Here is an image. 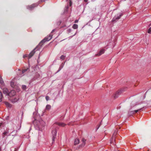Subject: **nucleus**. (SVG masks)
<instances>
[{"label": "nucleus", "instance_id": "1", "mask_svg": "<svg viewBox=\"0 0 151 151\" xmlns=\"http://www.w3.org/2000/svg\"><path fill=\"white\" fill-rule=\"evenodd\" d=\"M55 30V29H53L51 33L49 34L48 36L45 37L42 40L39 44L38 45L30 52L28 55L27 54L24 55L23 56V58H24L28 57L29 58H31L34 55L35 52V50H39L41 48L43 44L46 41H49L52 39V35H51V33H52Z\"/></svg>", "mask_w": 151, "mask_h": 151}, {"label": "nucleus", "instance_id": "2", "mask_svg": "<svg viewBox=\"0 0 151 151\" xmlns=\"http://www.w3.org/2000/svg\"><path fill=\"white\" fill-rule=\"evenodd\" d=\"M36 112L33 113V116L34 120V127L35 129L38 131H42L45 125V122L42 119H40L39 120H37V115H36Z\"/></svg>", "mask_w": 151, "mask_h": 151}, {"label": "nucleus", "instance_id": "3", "mask_svg": "<svg viewBox=\"0 0 151 151\" xmlns=\"http://www.w3.org/2000/svg\"><path fill=\"white\" fill-rule=\"evenodd\" d=\"M123 15L122 13H121L119 14H117L113 18L112 22H113L116 21V20H118L120 19V17Z\"/></svg>", "mask_w": 151, "mask_h": 151}, {"label": "nucleus", "instance_id": "4", "mask_svg": "<svg viewBox=\"0 0 151 151\" xmlns=\"http://www.w3.org/2000/svg\"><path fill=\"white\" fill-rule=\"evenodd\" d=\"M52 140L53 142H54L55 141V139L56 137L57 132L56 129H55L54 130L52 131Z\"/></svg>", "mask_w": 151, "mask_h": 151}, {"label": "nucleus", "instance_id": "5", "mask_svg": "<svg viewBox=\"0 0 151 151\" xmlns=\"http://www.w3.org/2000/svg\"><path fill=\"white\" fill-rule=\"evenodd\" d=\"M38 5V4L37 3H35L32 4V5H28L27 6V9L30 10H32L35 7H36Z\"/></svg>", "mask_w": 151, "mask_h": 151}, {"label": "nucleus", "instance_id": "6", "mask_svg": "<svg viewBox=\"0 0 151 151\" xmlns=\"http://www.w3.org/2000/svg\"><path fill=\"white\" fill-rule=\"evenodd\" d=\"M16 93V92L14 90H12L10 91L9 92L8 96L11 98L15 96Z\"/></svg>", "mask_w": 151, "mask_h": 151}, {"label": "nucleus", "instance_id": "7", "mask_svg": "<svg viewBox=\"0 0 151 151\" xmlns=\"http://www.w3.org/2000/svg\"><path fill=\"white\" fill-rule=\"evenodd\" d=\"M30 71L29 68H27L26 69H23L22 71V73L21 74H20V76H23L24 74V73H25L26 72H29Z\"/></svg>", "mask_w": 151, "mask_h": 151}, {"label": "nucleus", "instance_id": "8", "mask_svg": "<svg viewBox=\"0 0 151 151\" xmlns=\"http://www.w3.org/2000/svg\"><path fill=\"white\" fill-rule=\"evenodd\" d=\"M3 93L5 94L6 96H7L9 93L8 89L6 88H4L3 89Z\"/></svg>", "mask_w": 151, "mask_h": 151}, {"label": "nucleus", "instance_id": "9", "mask_svg": "<svg viewBox=\"0 0 151 151\" xmlns=\"http://www.w3.org/2000/svg\"><path fill=\"white\" fill-rule=\"evenodd\" d=\"M19 98L18 97H16L14 98L10 99V101L13 103H14L17 102L19 100Z\"/></svg>", "mask_w": 151, "mask_h": 151}, {"label": "nucleus", "instance_id": "10", "mask_svg": "<svg viewBox=\"0 0 151 151\" xmlns=\"http://www.w3.org/2000/svg\"><path fill=\"white\" fill-rule=\"evenodd\" d=\"M40 76L39 74L37 73H36L35 74V76L33 79V81L35 80L40 78Z\"/></svg>", "mask_w": 151, "mask_h": 151}, {"label": "nucleus", "instance_id": "11", "mask_svg": "<svg viewBox=\"0 0 151 151\" xmlns=\"http://www.w3.org/2000/svg\"><path fill=\"white\" fill-rule=\"evenodd\" d=\"M116 134V133H114L113 134V136L111 139L110 140V143H114V142L115 141V136Z\"/></svg>", "mask_w": 151, "mask_h": 151}, {"label": "nucleus", "instance_id": "12", "mask_svg": "<svg viewBox=\"0 0 151 151\" xmlns=\"http://www.w3.org/2000/svg\"><path fill=\"white\" fill-rule=\"evenodd\" d=\"M105 51V50L104 49H102L97 54V55L99 56L103 54Z\"/></svg>", "mask_w": 151, "mask_h": 151}, {"label": "nucleus", "instance_id": "13", "mask_svg": "<svg viewBox=\"0 0 151 151\" xmlns=\"http://www.w3.org/2000/svg\"><path fill=\"white\" fill-rule=\"evenodd\" d=\"M121 91H118L116 92L114 95V97L115 98H116L118 97V96L121 93Z\"/></svg>", "mask_w": 151, "mask_h": 151}, {"label": "nucleus", "instance_id": "14", "mask_svg": "<svg viewBox=\"0 0 151 151\" xmlns=\"http://www.w3.org/2000/svg\"><path fill=\"white\" fill-rule=\"evenodd\" d=\"M4 103L6 105V106L9 108H11L12 107V105L8 102H5Z\"/></svg>", "mask_w": 151, "mask_h": 151}, {"label": "nucleus", "instance_id": "15", "mask_svg": "<svg viewBox=\"0 0 151 151\" xmlns=\"http://www.w3.org/2000/svg\"><path fill=\"white\" fill-rule=\"evenodd\" d=\"M56 124L59 126L61 127H64L65 125V124L63 123L56 122Z\"/></svg>", "mask_w": 151, "mask_h": 151}, {"label": "nucleus", "instance_id": "16", "mask_svg": "<svg viewBox=\"0 0 151 151\" xmlns=\"http://www.w3.org/2000/svg\"><path fill=\"white\" fill-rule=\"evenodd\" d=\"M142 109V108L139 109L137 110H134L132 111H131L130 112L132 113V114H134L138 112L139 111H140Z\"/></svg>", "mask_w": 151, "mask_h": 151}, {"label": "nucleus", "instance_id": "17", "mask_svg": "<svg viewBox=\"0 0 151 151\" xmlns=\"http://www.w3.org/2000/svg\"><path fill=\"white\" fill-rule=\"evenodd\" d=\"M79 142V140L78 139H76L74 141V145H75L78 144Z\"/></svg>", "mask_w": 151, "mask_h": 151}, {"label": "nucleus", "instance_id": "18", "mask_svg": "<svg viewBox=\"0 0 151 151\" xmlns=\"http://www.w3.org/2000/svg\"><path fill=\"white\" fill-rule=\"evenodd\" d=\"M72 27L74 29H77L78 28V25L77 24H74L72 26Z\"/></svg>", "mask_w": 151, "mask_h": 151}, {"label": "nucleus", "instance_id": "19", "mask_svg": "<svg viewBox=\"0 0 151 151\" xmlns=\"http://www.w3.org/2000/svg\"><path fill=\"white\" fill-rule=\"evenodd\" d=\"M51 106L50 105H46L45 109L46 110H49L50 109Z\"/></svg>", "mask_w": 151, "mask_h": 151}, {"label": "nucleus", "instance_id": "20", "mask_svg": "<svg viewBox=\"0 0 151 151\" xmlns=\"http://www.w3.org/2000/svg\"><path fill=\"white\" fill-rule=\"evenodd\" d=\"M3 97V94L0 91V102L2 101V98Z\"/></svg>", "mask_w": 151, "mask_h": 151}, {"label": "nucleus", "instance_id": "21", "mask_svg": "<svg viewBox=\"0 0 151 151\" xmlns=\"http://www.w3.org/2000/svg\"><path fill=\"white\" fill-rule=\"evenodd\" d=\"M86 141V139H82V141L83 143H82V145H83L84 146L85 145Z\"/></svg>", "mask_w": 151, "mask_h": 151}, {"label": "nucleus", "instance_id": "22", "mask_svg": "<svg viewBox=\"0 0 151 151\" xmlns=\"http://www.w3.org/2000/svg\"><path fill=\"white\" fill-rule=\"evenodd\" d=\"M65 57V56L64 55H62L60 57V59L63 60H64Z\"/></svg>", "mask_w": 151, "mask_h": 151}, {"label": "nucleus", "instance_id": "23", "mask_svg": "<svg viewBox=\"0 0 151 151\" xmlns=\"http://www.w3.org/2000/svg\"><path fill=\"white\" fill-rule=\"evenodd\" d=\"M0 83L1 84H3L4 83V81H3L2 78L0 76Z\"/></svg>", "mask_w": 151, "mask_h": 151}, {"label": "nucleus", "instance_id": "24", "mask_svg": "<svg viewBox=\"0 0 151 151\" xmlns=\"http://www.w3.org/2000/svg\"><path fill=\"white\" fill-rule=\"evenodd\" d=\"M9 133L8 131H5L3 133V135H6Z\"/></svg>", "mask_w": 151, "mask_h": 151}, {"label": "nucleus", "instance_id": "25", "mask_svg": "<svg viewBox=\"0 0 151 151\" xmlns=\"http://www.w3.org/2000/svg\"><path fill=\"white\" fill-rule=\"evenodd\" d=\"M11 86L12 87H13L14 86V82L13 81H12L10 82Z\"/></svg>", "mask_w": 151, "mask_h": 151}, {"label": "nucleus", "instance_id": "26", "mask_svg": "<svg viewBox=\"0 0 151 151\" xmlns=\"http://www.w3.org/2000/svg\"><path fill=\"white\" fill-rule=\"evenodd\" d=\"M65 63H62L60 65V68H61L62 69L63 67L64 66V64H65Z\"/></svg>", "mask_w": 151, "mask_h": 151}, {"label": "nucleus", "instance_id": "27", "mask_svg": "<svg viewBox=\"0 0 151 151\" xmlns=\"http://www.w3.org/2000/svg\"><path fill=\"white\" fill-rule=\"evenodd\" d=\"M147 32L148 33L151 34V27H150L148 30Z\"/></svg>", "mask_w": 151, "mask_h": 151}, {"label": "nucleus", "instance_id": "28", "mask_svg": "<svg viewBox=\"0 0 151 151\" xmlns=\"http://www.w3.org/2000/svg\"><path fill=\"white\" fill-rule=\"evenodd\" d=\"M62 21L61 20L59 21L58 22H57V24L58 25H59L61 23Z\"/></svg>", "mask_w": 151, "mask_h": 151}, {"label": "nucleus", "instance_id": "29", "mask_svg": "<svg viewBox=\"0 0 151 151\" xmlns=\"http://www.w3.org/2000/svg\"><path fill=\"white\" fill-rule=\"evenodd\" d=\"M22 88L23 89L25 90L26 89V86L25 85H23L22 86Z\"/></svg>", "mask_w": 151, "mask_h": 151}, {"label": "nucleus", "instance_id": "30", "mask_svg": "<svg viewBox=\"0 0 151 151\" xmlns=\"http://www.w3.org/2000/svg\"><path fill=\"white\" fill-rule=\"evenodd\" d=\"M45 99L47 101H48L49 99V97L48 96H45Z\"/></svg>", "mask_w": 151, "mask_h": 151}, {"label": "nucleus", "instance_id": "31", "mask_svg": "<svg viewBox=\"0 0 151 151\" xmlns=\"http://www.w3.org/2000/svg\"><path fill=\"white\" fill-rule=\"evenodd\" d=\"M68 6L65 7V12H65L67 11V9H68Z\"/></svg>", "mask_w": 151, "mask_h": 151}, {"label": "nucleus", "instance_id": "32", "mask_svg": "<svg viewBox=\"0 0 151 151\" xmlns=\"http://www.w3.org/2000/svg\"><path fill=\"white\" fill-rule=\"evenodd\" d=\"M61 69H62L61 68H60L59 67V69H58V70L57 72V73L59 72V71H60L61 70Z\"/></svg>", "mask_w": 151, "mask_h": 151}, {"label": "nucleus", "instance_id": "33", "mask_svg": "<svg viewBox=\"0 0 151 151\" xmlns=\"http://www.w3.org/2000/svg\"><path fill=\"white\" fill-rule=\"evenodd\" d=\"M69 4L70 6H71L72 4V2H71L70 0Z\"/></svg>", "mask_w": 151, "mask_h": 151}, {"label": "nucleus", "instance_id": "34", "mask_svg": "<svg viewBox=\"0 0 151 151\" xmlns=\"http://www.w3.org/2000/svg\"><path fill=\"white\" fill-rule=\"evenodd\" d=\"M78 20H76L75 21V23H78Z\"/></svg>", "mask_w": 151, "mask_h": 151}, {"label": "nucleus", "instance_id": "35", "mask_svg": "<svg viewBox=\"0 0 151 151\" xmlns=\"http://www.w3.org/2000/svg\"><path fill=\"white\" fill-rule=\"evenodd\" d=\"M100 126V125L99 126L97 127H96V129L97 130L99 127Z\"/></svg>", "mask_w": 151, "mask_h": 151}, {"label": "nucleus", "instance_id": "36", "mask_svg": "<svg viewBox=\"0 0 151 151\" xmlns=\"http://www.w3.org/2000/svg\"><path fill=\"white\" fill-rule=\"evenodd\" d=\"M64 118V116H63L62 117V118L60 119L61 120H63V119Z\"/></svg>", "mask_w": 151, "mask_h": 151}, {"label": "nucleus", "instance_id": "37", "mask_svg": "<svg viewBox=\"0 0 151 151\" xmlns=\"http://www.w3.org/2000/svg\"><path fill=\"white\" fill-rule=\"evenodd\" d=\"M19 128L18 129V130H19L21 128V126H19Z\"/></svg>", "mask_w": 151, "mask_h": 151}, {"label": "nucleus", "instance_id": "38", "mask_svg": "<svg viewBox=\"0 0 151 151\" xmlns=\"http://www.w3.org/2000/svg\"><path fill=\"white\" fill-rule=\"evenodd\" d=\"M88 0H84V1L85 2H87L88 1Z\"/></svg>", "mask_w": 151, "mask_h": 151}, {"label": "nucleus", "instance_id": "39", "mask_svg": "<svg viewBox=\"0 0 151 151\" xmlns=\"http://www.w3.org/2000/svg\"><path fill=\"white\" fill-rule=\"evenodd\" d=\"M68 30H69V32H70L71 31V29H69Z\"/></svg>", "mask_w": 151, "mask_h": 151}, {"label": "nucleus", "instance_id": "40", "mask_svg": "<svg viewBox=\"0 0 151 151\" xmlns=\"http://www.w3.org/2000/svg\"><path fill=\"white\" fill-rule=\"evenodd\" d=\"M1 123H0V127L1 126Z\"/></svg>", "mask_w": 151, "mask_h": 151}, {"label": "nucleus", "instance_id": "41", "mask_svg": "<svg viewBox=\"0 0 151 151\" xmlns=\"http://www.w3.org/2000/svg\"><path fill=\"white\" fill-rule=\"evenodd\" d=\"M4 137V135H3V136H2V137Z\"/></svg>", "mask_w": 151, "mask_h": 151}, {"label": "nucleus", "instance_id": "42", "mask_svg": "<svg viewBox=\"0 0 151 151\" xmlns=\"http://www.w3.org/2000/svg\"><path fill=\"white\" fill-rule=\"evenodd\" d=\"M76 34V33L74 35H75Z\"/></svg>", "mask_w": 151, "mask_h": 151}, {"label": "nucleus", "instance_id": "43", "mask_svg": "<svg viewBox=\"0 0 151 151\" xmlns=\"http://www.w3.org/2000/svg\"><path fill=\"white\" fill-rule=\"evenodd\" d=\"M101 123H100V125L101 124Z\"/></svg>", "mask_w": 151, "mask_h": 151}, {"label": "nucleus", "instance_id": "44", "mask_svg": "<svg viewBox=\"0 0 151 151\" xmlns=\"http://www.w3.org/2000/svg\"><path fill=\"white\" fill-rule=\"evenodd\" d=\"M14 151H16V150H14Z\"/></svg>", "mask_w": 151, "mask_h": 151}]
</instances>
